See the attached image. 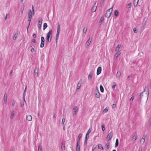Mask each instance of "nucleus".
<instances>
[{
    "mask_svg": "<svg viewBox=\"0 0 151 151\" xmlns=\"http://www.w3.org/2000/svg\"><path fill=\"white\" fill-rule=\"evenodd\" d=\"M35 14V12L34 11H32L31 10L29 9V12L28 13V21L29 22L28 25L27 27V31L28 32V29L29 28V26L30 25V22L32 19V16H33Z\"/></svg>",
    "mask_w": 151,
    "mask_h": 151,
    "instance_id": "f257e3e1",
    "label": "nucleus"
},
{
    "mask_svg": "<svg viewBox=\"0 0 151 151\" xmlns=\"http://www.w3.org/2000/svg\"><path fill=\"white\" fill-rule=\"evenodd\" d=\"M52 30H50L47 33L46 37V42H50L51 40Z\"/></svg>",
    "mask_w": 151,
    "mask_h": 151,
    "instance_id": "f03ea898",
    "label": "nucleus"
},
{
    "mask_svg": "<svg viewBox=\"0 0 151 151\" xmlns=\"http://www.w3.org/2000/svg\"><path fill=\"white\" fill-rule=\"evenodd\" d=\"M113 7V6L111 8L107 10L105 14V16L106 17L109 18L112 12V9Z\"/></svg>",
    "mask_w": 151,
    "mask_h": 151,
    "instance_id": "7ed1b4c3",
    "label": "nucleus"
},
{
    "mask_svg": "<svg viewBox=\"0 0 151 151\" xmlns=\"http://www.w3.org/2000/svg\"><path fill=\"white\" fill-rule=\"evenodd\" d=\"M60 25L59 24H58L57 32L55 37L56 42H57L60 33Z\"/></svg>",
    "mask_w": 151,
    "mask_h": 151,
    "instance_id": "20e7f679",
    "label": "nucleus"
},
{
    "mask_svg": "<svg viewBox=\"0 0 151 151\" xmlns=\"http://www.w3.org/2000/svg\"><path fill=\"white\" fill-rule=\"evenodd\" d=\"M78 108L76 106L74 107L73 109V116H76L77 114L78 111Z\"/></svg>",
    "mask_w": 151,
    "mask_h": 151,
    "instance_id": "39448f33",
    "label": "nucleus"
},
{
    "mask_svg": "<svg viewBox=\"0 0 151 151\" xmlns=\"http://www.w3.org/2000/svg\"><path fill=\"white\" fill-rule=\"evenodd\" d=\"M95 96L97 98H100V94L99 92L97 87H96V90H95Z\"/></svg>",
    "mask_w": 151,
    "mask_h": 151,
    "instance_id": "423d86ee",
    "label": "nucleus"
},
{
    "mask_svg": "<svg viewBox=\"0 0 151 151\" xmlns=\"http://www.w3.org/2000/svg\"><path fill=\"white\" fill-rule=\"evenodd\" d=\"M96 4V2H95L94 5V6H93L91 9V11L92 12H94L96 11V6H95Z\"/></svg>",
    "mask_w": 151,
    "mask_h": 151,
    "instance_id": "0eeeda50",
    "label": "nucleus"
},
{
    "mask_svg": "<svg viewBox=\"0 0 151 151\" xmlns=\"http://www.w3.org/2000/svg\"><path fill=\"white\" fill-rule=\"evenodd\" d=\"M112 136V133L111 132L110 133L108 134L107 136L106 139H108V141H109L111 139Z\"/></svg>",
    "mask_w": 151,
    "mask_h": 151,
    "instance_id": "6e6552de",
    "label": "nucleus"
},
{
    "mask_svg": "<svg viewBox=\"0 0 151 151\" xmlns=\"http://www.w3.org/2000/svg\"><path fill=\"white\" fill-rule=\"evenodd\" d=\"M146 137V135H144L143 136L142 138L140 140V142L142 143V144H143L145 142V139Z\"/></svg>",
    "mask_w": 151,
    "mask_h": 151,
    "instance_id": "1a4fd4ad",
    "label": "nucleus"
},
{
    "mask_svg": "<svg viewBox=\"0 0 151 151\" xmlns=\"http://www.w3.org/2000/svg\"><path fill=\"white\" fill-rule=\"evenodd\" d=\"M101 67H99L97 68V73H96V74L97 75H99L101 73Z\"/></svg>",
    "mask_w": 151,
    "mask_h": 151,
    "instance_id": "9d476101",
    "label": "nucleus"
},
{
    "mask_svg": "<svg viewBox=\"0 0 151 151\" xmlns=\"http://www.w3.org/2000/svg\"><path fill=\"white\" fill-rule=\"evenodd\" d=\"M80 142H77L76 146V151H80V146L79 145Z\"/></svg>",
    "mask_w": 151,
    "mask_h": 151,
    "instance_id": "9b49d317",
    "label": "nucleus"
},
{
    "mask_svg": "<svg viewBox=\"0 0 151 151\" xmlns=\"http://www.w3.org/2000/svg\"><path fill=\"white\" fill-rule=\"evenodd\" d=\"M91 128H90L87 131V132L86 134L85 137L86 138H88V135L91 132Z\"/></svg>",
    "mask_w": 151,
    "mask_h": 151,
    "instance_id": "f8f14e48",
    "label": "nucleus"
},
{
    "mask_svg": "<svg viewBox=\"0 0 151 151\" xmlns=\"http://www.w3.org/2000/svg\"><path fill=\"white\" fill-rule=\"evenodd\" d=\"M7 97V94H6V93H5L4 97V102L5 104H6V103Z\"/></svg>",
    "mask_w": 151,
    "mask_h": 151,
    "instance_id": "ddd939ff",
    "label": "nucleus"
},
{
    "mask_svg": "<svg viewBox=\"0 0 151 151\" xmlns=\"http://www.w3.org/2000/svg\"><path fill=\"white\" fill-rule=\"evenodd\" d=\"M91 40L92 38H89L86 43V45L87 46H88L90 44Z\"/></svg>",
    "mask_w": 151,
    "mask_h": 151,
    "instance_id": "4468645a",
    "label": "nucleus"
},
{
    "mask_svg": "<svg viewBox=\"0 0 151 151\" xmlns=\"http://www.w3.org/2000/svg\"><path fill=\"white\" fill-rule=\"evenodd\" d=\"M32 117L31 115L27 116L26 119L27 120L30 121H31L32 119Z\"/></svg>",
    "mask_w": 151,
    "mask_h": 151,
    "instance_id": "2eb2a0df",
    "label": "nucleus"
},
{
    "mask_svg": "<svg viewBox=\"0 0 151 151\" xmlns=\"http://www.w3.org/2000/svg\"><path fill=\"white\" fill-rule=\"evenodd\" d=\"M105 149L107 150L109 148V143L107 142L106 144L105 145Z\"/></svg>",
    "mask_w": 151,
    "mask_h": 151,
    "instance_id": "dca6fc26",
    "label": "nucleus"
},
{
    "mask_svg": "<svg viewBox=\"0 0 151 151\" xmlns=\"http://www.w3.org/2000/svg\"><path fill=\"white\" fill-rule=\"evenodd\" d=\"M34 72L35 75H36L37 76L38 74V69L36 68H35V69L34 70Z\"/></svg>",
    "mask_w": 151,
    "mask_h": 151,
    "instance_id": "f3484780",
    "label": "nucleus"
},
{
    "mask_svg": "<svg viewBox=\"0 0 151 151\" xmlns=\"http://www.w3.org/2000/svg\"><path fill=\"white\" fill-rule=\"evenodd\" d=\"M137 134L134 135L132 138V141H134L137 139Z\"/></svg>",
    "mask_w": 151,
    "mask_h": 151,
    "instance_id": "a211bd4d",
    "label": "nucleus"
},
{
    "mask_svg": "<svg viewBox=\"0 0 151 151\" xmlns=\"http://www.w3.org/2000/svg\"><path fill=\"white\" fill-rule=\"evenodd\" d=\"M104 20V18L101 17L100 19V20L99 22V24L101 25V24L103 23Z\"/></svg>",
    "mask_w": 151,
    "mask_h": 151,
    "instance_id": "6ab92c4d",
    "label": "nucleus"
},
{
    "mask_svg": "<svg viewBox=\"0 0 151 151\" xmlns=\"http://www.w3.org/2000/svg\"><path fill=\"white\" fill-rule=\"evenodd\" d=\"M65 144L63 142L62 143V145L61 147V149L62 151H64L65 150Z\"/></svg>",
    "mask_w": 151,
    "mask_h": 151,
    "instance_id": "aec40b11",
    "label": "nucleus"
},
{
    "mask_svg": "<svg viewBox=\"0 0 151 151\" xmlns=\"http://www.w3.org/2000/svg\"><path fill=\"white\" fill-rule=\"evenodd\" d=\"M138 1L139 0H134V6H136L137 5Z\"/></svg>",
    "mask_w": 151,
    "mask_h": 151,
    "instance_id": "412c9836",
    "label": "nucleus"
},
{
    "mask_svg": "<svg viewBox=\"0 0 151 151\" xmlns=\"http://www.w3.org/2000/svg\"><path fill=\"white\" fill-rule=\"evenodd\" d=\"M18 35V32H17L14 35V37H13V39L14 40H15L16 39L17 36V35Z\"/></svg>",
    "mask_w": 151,
    "mask_h": 151,
    "instance_id": "4be33fe9",
    "label": "nucleus"
},
{
    "mask_svg": "<svg viewBox=\"0 0 151 151\" xmlns=\"http://www.w3.org/2000/svg\"><path fill=\"white\" fill-rule=\"evenodd\" d=\"M98 148L99 149L102 150L103 149V148L102 145L101 144H99L98 145Z\"/></svg>",
    "mask_w": 151,
    "mask_h": 151,
    "instance_id": "5701e85b",
    "label": "nucleus"
},
{
    "mask_svg": "<svg viewBox=\"0 0 151 151\" xmlns=\"http://www.w3.org/2000/svg\"><path fill=\"white\" fill-rule=\"evenodd\" d=\"M119 145V141L118 139H116V142H115V147H117Z\"/></svg>",
    "mask_w": 151,
    "mask_h": 151,
    "instance_id": "b1692460",
    "label": "nucleus"
},
{
    "mask_svg": "<svg viewBox=\"0 0 151 151\" xmlns=\"http://www.w3.org/2000/svg\"><path fill=\"white\" fill-rule=\"evenodd\" d=\"M92 76H93L92 73H90L89 74V75L88 76V80H91V78L92 77Z\"/></svg>",
    "mask_w": 151,
    "mask_h": 151,
    "instance_id": "393cba45",
    "label": "nucleus"
},
{
    "mask_svg": "<svg viewBox=\"0 0 151 151\" xmlns=\"http://www.w3.org/2000/svg\"><path fill=\"white\" fill-rule=\"evenodd\" d=\"M14 112L13 111L12 112V113L10 116V118L11 119H12L14 117Z\"/></svg>",
    "mask_w": 151,
    "mask_h": 151,
    "instance_id": "a878e982",
    "label": "nucleus"
},
{
    "mask_svg": "<svg viewBox=\"0 0 151 151\" xmlns=\"http://www.w3.org/2000/svg\"><path fill=\"white\" fill-rule=\"evenodd\" d=\"M88 138L85 137V140L84 142V147L85 146H86L87 144V141Z\"/></svg>",
    "mask_w": 151,
    "mask_h": 151,
    "instance_id": "bb28decb",
    "label": "nucleus"
},
{
    "mask_svg": "<svg viewBox=\"0 0 151 151\" xmlns=\"http://www.w3.org/2000/svg\"><path fill=\"white\" fill-rule=\"evenodd\" d=\"M120 54L121 52L119 51H118L117 53L115 54L114 57L116 58Z\"/></svg>",
    "mask_w": 151,
    "mask_h": 151,
    "instance_id": "cd10ccee",
    "label": "nucleus"
},
{
    "mask_svg": "<svg viewBox=\"0 0 151 151\" xmlns=\"http://www.w3.org/2000/svg\"><path fill=\"white\" fill-rule=\"evenodd\" d=\"M82 134H80L78 136V139L77 142H80V140Z\"/></svg>",
    "mask_w": 151,
    "mask_h": 151,
    "instance_id": "c85d7f7f",
    "label": "nucleus"
},
{
    "mask_svg": "<svg viewBox=\"0 0 151 151\" xmlns=\"http://www.w3.org/2000/svg\"><path fill=\"white\" fill-rule=\"evenodd\" d=\"M100 88L101 92L103 93L104 91V89L103 86L101 85H100Z\"/></svg>",
    "mask_w": 151,
    "mask_h": 151,
    "instance_id": "c756f323",
    "label": "nucleus"
},
{
    "mask_svg": "<svg viewBox=\"0 0 151 151\" xmlns=\"http://www.w3.org/2000/svg\"><path fill=\"white\" fill-rule=\"evenodd\" d=\"M47 26V25L46 23H44L43 24V29L45 30Z\"/></svg>",
    "mask_w": 151,
    "mask_h": 151,
    "instance_id": "7c9ffc66",
    "label": "nucleus"
},
{
    "mask_svg": "<svg viewBox=\"0 0 151 151\" xmlns=\"http://www.w3.org/2000/svg\"><path fill=\"white\" fill-rule=\"evenodd\" d=\"M151 124V115L149 120V124L148 126V127L149 128Z\"/></svg>",
    "mask_w": 151,
    "mask_h": 151,
    "instance_id": "2f4dec72",
    "label": "nucleus"
},
{
    "mask_svg": "<svg viewBox=\"0 0 151 151\" xmlns=\"http://www.w3.org/2000/svg\"><path fill=\"white\" fill-rule=\"evenodd\" d=\"M42 151V146L41 145H39L38 147V151Z\"/></svg>",
    "mask_w": 151,
    "mask_h": 151,
    "instance_id": "473e14b6",
    "label": "nucleus"
},
{
    "mask_svg": "<svg viewBox=\"0 0 151 151\" xmlns=\"http://www.w3.org/2000/svg\"><path fill=\"white\" fill-rule=\"evenodd\" d=\"M121 75V73L120 72L117 71L116 75V76L117 77H118V78H119L120 76Z\"/></svg>",
    "mask_w": 151,
    "mask_h": 151,
    "instance_id": "72a5a7b5",
    "label": "nucleus"
},
{
    "mask_svg": "<svg viewBox=\"0 0 151 151\" xmlns=\"http://www.w3.org/2000/svg\"><path fill=\"white\" fill-rule=\"evenodd\" d=\"M42 18L41 17H40L39 18V21H38V23L42 24Z\"/></svg>",
    "mask_w": 151,
    "mask_h": 151,
    "instance_id": "f704fd0d",
    "label": "nucleus"
},
{
    "mask_svg": "<svg viewBox=\"0 0 151 151\" xmlns=\"http://www.w3.org/2000/svg\"><path fill=\"white\" fill-rule=\"evenodd\" d=\"M114 14L115 16H118L119 14V12L118 11L116 10H115L114 12Z\"/></svg>",
    "mask_w": 151,
    "mask_h": 151,
    "instance_id": "c9c22d12",
    "label": "nucleus"
},
{
    "mask_svg": "<svg viewBox=\"0 0 151 151\" xmlns=\"http://www.w3.org/2000/svg\"><path fill=\"white\" fill-rule=\"evenodd\" d=\"M108 109L107 108H106L103 111V112L106 113L108 111Z\"/></svg>",
    "mask_w": 151,
    "mask_h": 151,
    "instance_id": "e433bc0d",
    "label": "nucleus"
},
{
    "mask_svg": "<svg viewBox=\"0 0 151 151\" xmlns=\"http://www.w3.org/2000/svg\"><path fill=\"white\" fill-rule=\"evenodd\" d=\"M81 86V83H80L79 82H78V83L77 84V89H79Z\"/></svg>",
    "mask_w": 151,
    "mask_h": 151,
    "instance_id": "4c0bfd02",
    "label": "nucleus"
},
{
    "mask_svg": "<svg viewBox=\"0 0 151 151\" xmlns=\"http://www.w3.org/2000/svg\"><path fill=\"white\" fill-rule=\"evenodd\" d=\"M143 92L141 93H139L137 94V96H140V100L141 99V94H143Z\"/></svg>",
    "mask_w": 151,
    "mask_h": 151,
    "instance_id": "58836bf2",
    "label": "nucleus"
},
{
    "mask_svg": "<svg viewBox=\"0 0 151 151\" xmlns=\"http://www.w3.org/2000/svg\"><path fill=\"white\" fill-rule=\"evenodd\" d=\"M121 47V45H118L117 47H116V51L117 50H119V48H120Z\"/></svg>",
    "mask_w": 151,
    "mask_h": 151,
    "instance_id": "ea45409f",
    "label": "nucleus"
},
{
    "mask_svg": "<svg viewBox=\"0 0 151 151\" xmlns=\"http://www.w3.org/2000/svg\"><path fill=\"white\" fill-rule=\"evenodd\" d=\"M131 3H129L127 5V8H130L131 7Z\"/></svg>",
    "mask_w": 151,
    "mask_h": 151,
    "instance_id": "a19ab883",
    "label": "nucleus"
},
{
    "mask_svg": "<svg viewBox=\"0 0 151 151\" xmlns=\"http://www.w3.org/2000/svg\"><path fill=\"white\" fill-rule=\"evenodd\" d=\"M44 42H41V43L40 45V47L41 48H42L44 47Z\"/></svg>",
    "mask_w": 151,
    "mask_h": 151,
    "instance_id": "79ce46f5",
    "label": "nucleus"
},
{
    "mask_svg": "<svg viewBox=\"0 0 151 151\" xmlns=\"http://www.w3.org/2000/svg\"><path fill=\"white\" fill-rule=\"evenodd\" d=\"M41 42H45V39L43 37H41Z\"/></svg>",
    "mask_w": 151,
    "mask_h": 151,
    "instance_id": "37998d69",
    "label": "nucleus"
},
{
    "mask_svg": "<svg viewBox=\"0 0 151 151\" xmlns=\"http://www.w3.org/2000/svg\"><path fill=\"white\" fill-rule=\"evenodd\" d=\"M104 0H101L100 2V4L101 5V6H102V5L103 4L104 2Z\"/></svg>",
    "mask_w": 151,
    "mask_h": 151,
    "instance_id": "c03bdc74",
    "label": "nucleus"
},
{
    "mask_svg": "<svg viewBox=\"0 0 151 151\" xmlns=\"http://www.w3.org/2000/svg\"><path fill=\"white\" fill-rule=\"evenodd\" d=\"M41 24H40V23H38V24H37V27H38L39 28V29H40L41 28Z\"/></svg>",
    "mask_w": 151,
    "mask_h": 151,
    "instance_id": "a18cd8bd",
    "label": "nucleus"
},
{
    "mask_svg": "<svg viewBox=\"0 0 151 151\" xmlns=\"http://www.w3.org/2000/svg\"><path fill=\"white\" fill-rule=\"evenodd\" d=\"M102 129L103 131H104L105 130V127L104 124H103L101 126Z\"/></svg>",
    "mask_w": 151,
    "mask_h": 151,
    "instance_id": "49530a36",
    "label": "nucleus"
},
{
    "mask_svg": "<svg viewBox=\"0 0 151 151\" xmlns=\"http://www.w3.org/2000/svg\"><path fill=\"white\" fill-rule=\"evenodd\" d=\"M87 29L85 28H84L83 29V32L84 33H85L87 31Z\"/></svg>",
    "mask_w": 151,
    "mask_h": 151,
    "instance_id": "de8ad7c7",
    "label": "nucleus"
},
{
    "mask_svg": "<svg viewBox=\"0 0 151 151\" xmlns=\"http://www.w3.org/2000/svg\"><path fill=\"white\" fill-rule=\"evenodd\" d=\"M133 31L135 33H137V30L136 28H134L133 29Z\"/></svg>",
    "mask_w": 151,
    "mask_h": 151,
    "instance_id": "09e8293b",
    "label": "nucleus"
},
{
    "mask_svg": "<svg viewBox=\"0 0 151 151\" xmlns=\"http://www.w3.org/2000/svg\"><path fill=\"white\" fill-rule=\"evenodd\" d=\"M65 121V119L64 118L62 120V124H64Z\"/></svg>",
    "mask_w": 151,
    "mask_h": 151,
    "instance_id": "8fccbe9b",
    "label": "nucleus"
},
{
    "mask_svg": "<svg viewBox=\"0 0 151 151\" xmlns=\"http://www.w3.org/2000/svg\"><path fill=\"white\" fill-rule=\"evenodd\" d=\"M31 51L32 52H33L35 51V50L33 47H32Z\"/></svg>",
    "mask_w": 151,
    "mask_h": 151,
    "instance_id": "3c124183",
    "label": "nucleus"
},
{
    "mask_svg": "<svg viewBox=\"0 0 151 151\" xmlns=\"http://www.w3.org/2000/svg\"><path fill=\"white\" fill-rule=\"evenodd\" d=\"M133 99H134V97L133 96H132L131 98H130V101H133Z\"/></svg>",
    "mask_w": 151,
    "mask_h": 151,
    "instance_id": "603ef678",
    "label": "nucleus"
},
{
    "mask_svg": "<svg viewBox=\"0 0 151 151\" xmlns=\"http://www.w3.org/2000/svg\"><path fill=\"white\" fill-rule=\"evenodd\" d=\"M24 103L23 102H22V103L21 104V107H23L24 106Z\"/></svg>",
    "mask_w": 151,
    "mask_h": 151,
    "instance_id": "864d4df0",
    "label": "nucleus"
},
{
    "mask_svg": "<svg viewBox=\"0 0 151 151\" xmlns=\"http://www.w3.org/2000/svg\"><path fill=\"white\" fill-rule=\"evenodd\" d=\"M116 107V104H113L112 105V107L113 108H115Z\"/></svg>",
    "mask_w": 151,
    "mask_h": 151,
    "instance_id": "5fc2aeb1",
    "label": "nucleus"
},
{
    "mask_svg": "<svg viewBox=\"0 0 151 151\" xmlns=\"http://www.w3.org/2000/svg\"><path fill=\"white\" fill-rule=\"evenodd\" d=\"M116 87L115 85H113L112 86V88L113 89H115Z\"/></svg>",
    "mask_w": 151,
    "mask_h": 151,
    "instance_id": "6e6d98bb",
    "label": "nucleus"
},
{
    "mask_svg": "<svg viewBox=\"0 0 151 151\" xmlns=\"http://www.w3.org/2000/svg\"><path fill=\"white\" fill-rule=\"evenodd\" d=\"M33 37L34 38H36V35L35 34H34L33 35Z\"/></svg>",
    "mask_w": 151,
    "mask_h": 151,
    "instance_id": "4d7b16f0",
    "label": "nucleus"
},
{
    "mask_svg": "<svg viewBox=\"0 0 151 151\" xmlns=\"http://www.w3.org/2000/svg\"><path fill=\"white\" fill-rule=\"evenodd\" d=\"M15 103V101H13L12 102V105L13 106L14 104Z\"/></svg>",
    "mask_w": 151,
    "mask_h": 151,
    "instance_id": "13d9d810",
    "label": "nucleus"
},
{
    "mask_svg": "<svg viewBox=\"0 0 151 151\" xmlns=\"http://www.w3.org/2000/svg\"><path fill=\"white\" fill-rule=\"evenodd\" d=\"M25 94V92H24L23 93V98H24V97Z\"/></svg>",
    "mask_w": 151,
    "mask_h": 151,
    "instance_id": "bf43d9fd",
    "label": "nucleus"
},
{
    "mask_svg": "<svg viewBox=\"0 0 151 151\" xmlns=\"http://www.w3.org/2000/svg\"><path fill=\"white\" fill-rule=\"evenodd\" d=\"M23 10H24V9L23 8H22L21 9V14H22L23 12Z\"/></svg>",
    "mask_w": 151,
    "mask_h": 151,
    "instance_id": "052dcab7",
    "label": "nucleus"
},
{
    "mask_svg": "<svg viewBox=\"0 0 151 151\" xmlns=\"http://www.w3.org/2000/svg\"><path fill=\"white\" fill-rule=\"evenodd\" d=\"M32 42L33 43H35L36 42V40L35 39H33L32 40Z\"/></svg>",
    "mask_w": 151,
    "mask_h": 151,
    "instance_id": "680f3d73",
    "label": "nucleus"
},
{
    "mask_svg": "<svg viewBox=\"0 0 151 151\" xmlns=\"http://www.w3.org/2000/svg\"><path fill=\"white\" fill-rule=\"evenodd\" d=\"M32 11L34 12V7L33 5L32 6Z\"/></svg>",
    "mask_w": 151,
    "mask_h": 151,
    "instance_id": "e2e57ef3",
    "label": "nucleus"
},
{
    "mask_svg": "<svg viewBox=\"0 0 151 151\" xmlns=\"http://www.w3.org/2000/svg\"><path fill=\"white\" fill-rule=\"evenodd\" d=\"M7 15H8V14H6V16H5V20H6Z\"/></svg>",
    "mask_w": 151,
    "mask_h": 151,
    "instance_id": "0e129e2a",
    "label": "nucleus"
},
{
    "mask_svg": "<svg viewBox=\"0 0 151 151\" xmlns=\"http://www.w3.org/2000/svg\"><path fill=\"white\" fill-rule=\"evenodd\" d=\"M53 118H55V113L53 114Z\"/></svg>",
    "mask_w": 151,
    "mask_h": 151,
    "instance_id": "69168bd1",
    "label": "nucleus"
},
{
    "mask_svg": "<svg viewBox=\"0 0 151 151\" xmlns=\"http://www.w3.org/2000/svg\"><path fill=\"white\" fill-rule=\"evenodd\" d=\"M26 88H27V86H26V87H25V88L24 90V92H26Z\"/></svg>",
    "mask_w": 151,
    "mask_h": 151,
    "instance_id": "338daca9",
    "label": "nucleus"
},
{
    "mask_svg": "<svg viewBox=\"0 0 151 151\" xmlns=\"http://www.w3.org/2000/svg\"><path fill=\"white\" fill-rule=\"evenodd\" d=\"M12 73V70H11V71H10V74H11Z\"/></svg>",
    "mask_w": 151,
    "mask_h": 151,
    "instance_id": "774afa93",
    "label": "nucleus"
}]
</instances>
